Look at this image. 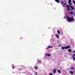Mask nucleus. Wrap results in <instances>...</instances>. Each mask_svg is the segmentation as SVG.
<instances>
[{
    "label": "nucleus",
    "mask_w": 75,
    "mask_h": 75,
    "mask_svg": "<svg viewBox=\"0 0 75 75\" xmlns=\"http://www.w3.org/2000/svg\"><path fill=\"white\" fill-rule=\"evenodd\" d=\"M67 21H68V22H69V23H71L72 21H75V20H74V18H69V16H67Z\"/></svg>",
    "instance_id": "f257e3e1"
},
{
    "label": "nucleus",
    "mask_w": 75,
    "mask_h": 75,
    "mask_svg": "<svg viewBox=\"0 0 75 75\" xmlns=\"http://www.w3.org/2000/svg\"><path fill=\"white\" fill-rule=\"evenodd\" d=\"M70 47H71L69 45L65 47H62L61 48L62 49V50H64V49H68Z\"/></svg>",
    "instance_id": "f03ea898"
},
{
    "label": "nucleus",
    "mask_w": 75,
    "mask_h": 75,
    "mask_svg": "<svg viewBox=\"0 0 75 75\" xmlns=\"http://www.w3.org/2000/svg\"><path fill=\"white\" fill-rule=\"evenodd\" d=\"M57 32L58 33V34H59V35H60L61 34V33H60V31L57 30Z\"/></svg>",
    "instance_id": "7ed1b4c3"
},
{
    "label": "nucleus",
    "mask_w": 75,
    "mask_h": 75,
    "mask_svg": "<svg viewBox=\"0 0 75 75\" xmlns=\"http://www.w3.org/2000/svg\"><path fill=\"white\" fill-rule=\"evenodd\" d=\"M45 56H47V55L48 57H50V56H51V54H45Z\"/></svg>",
    "instance_id": "20e7f679"
},
{
    "label": "nucleus",
    "mask_w": 75,
    "mask_h": 75,
    "mask_svg": "<svg viewBox=\"0 0 75 75\" xmlns=\"http://www.w3.org/2000/svg\"><path fill=\"white\" fill-rule=\"evenodd\" d=\"M56 72H57V70L56 69H54L53 70V74H55Z\"/></svg>",
    "instance_id": "39448f33"
},
{
    "label": "nucleus",
    "mask_w": 75,
    "mask_h": 75,
    "mask_svg": "<svg viewBox=\"0 0 75 75\" xmlns=\"http://www.w3.org/2000/svg\"><path fill=\"white\" fill-rule=\"evenodd\" d=\"M55 35H56V37L57 38H58V39L59 38V35H58L57 34H56Z\"/></svg>",
    "instance_id": "423d86ee"
},
{
    "label": "nucleus",
    "mask_w": 75,
    "mask_h": 75,
    "mask_svg": "<svg viewBox=\"0 0 75 75\" xmlns=\"http://www.w3.org/2000/svg\"><path fill=\"white\" fill-rule=\"evenodd\" d=\"M34 68L35 69V70H37V69H38V68L37 67L34 66Z\"/></svg>",
    "instance_id": "0eeeda50"
},
{
    "label": "nucleus",
    "mask_w": 75,
    "mask_h": 75,
    "mask_svg": "<svg viewBox=\"0 0 75 75\" xmlns=\"http://www.w3.org/2000/svg\"><path fill=\"white\" fill-rule=\"evenodd\" d=\"M70 7H71V9L74 10V7L73 6H70Z\"/></svg>",
    "instance_id": "6e6552de"
},
{
    "label": "nucleus",
    "mask_w": 75,
    "mask_h": 75,
    "mask_svg": "<svg viewBox=\"0 0 75 75\" xmlns=\"http://www.w3.org/2000/svg\"><path fill=\"white\" fill-rule=\"evenodd\" d=\"M70 13L71 15H73L74 14V12H73L72 11H71Z\"/></svg>",
    "instance_id": "1a4fd4ad"
},
{
    "label": "nucleus",
    "mask_w": 75,
    "mask_h": 75,
    "mask_svg": "<svg viewBox=\"0 0 75 75\" xmlns=\"http://www.w3.org/2000/svg\"><path fill=\"white\" fill-rule=\"evenodd\" d=\"M55 1H56V2H57V3H59V0H55Z\"/></svg>",
    "instance_id": "9d476101"
},
{
    "label": "nucleus",
    "mask_w": 75,
    "mask_h": 75,
    "mask_svg": "<svg viewBox=\"0 0 75 75\" xmlns=\"http://www.w3.org/2000/svg\"><path fill=\"white\" fill-rule=\"evenodd\" d=\"M72 58L73 59V61H75V56H73Z\"/></svg>",
    "instance_id": "9b49d317"
},
{
    "label": "nucleus",
    "mask_w": 75,
    "mask_h": 75,
    "mask_svg": "<svg viewBox=\"0 0 75 75\" xmlns=\"http://www.w3.org/2000/svg\"><path fill=\"white\" fill-rule=\"evenodd\" d=\"M68 51L69 52H71V51H72V50L71 49H70V50H68Z\"/></svg>",
    "instance_id": "f8f14e48"
},
{
    "label": "nucleus",
    "mask_w": 75,
    "mask_h": 75,
    "mask_svg": "<svg viewBox=\"0 0 75 75\" xmlns=\"http://www.w3.org/2000/svg\"><path fill=\"white\" fill-rule=\"evenodd\" d=\"M57 71L59 72V74H61V71H60L58 69Z\"/></svg>",
    "instance_id": "ddd939ff"
},
{
    "label": "nucleus",
    "mask_w": 75,
    "mask_h": 75,
    "mask_svg": "<svg viewBox=\"0 0 75 75\" xmlns=\"http://www.w3.org/2000/svg\"><path fill=\"white\" fill-rule=\"evenodd\" d=\"M48 48H52V46H49L48 47Z\"/></svg>",
    "instance_id": "4468645a"
},
{
    "label": "nucleus",
    "mask_w": 75,
    "mask_h": 75,
    "mask_svg": "<svg viewBox=\"0 0 75 75\" xmlns=\"http://www.w3.org/2000/svg\"><path fill=\"white\" fill-rule=\"evenodd\" d=\"M70 73L71 74H74V72H73V71H71L70 72Z\"/></svg>",
    "instance_id": "2eb2a0df"
},
{
    "label": "nucleus",
    "mask_w": 75,
    "mask_h": 75,
    "mask_svg": "<svg viewBox=\"0 0 75 75\" xmlns=\"http://www.w3.org/2000/svg\"><path fill=\"white\" fill-rule=\"evenodd\" d=\"M69 3H71L72 1H71V0H69Z\"/></svg>",
    "instance_id": "dca6fc26"
},
{
    "label": "nucleus",
    "mask_w": 75,
    "mask_h": 75,
    "mask_svg": "<svg viewBox=\"0 0 75 75\" xmlns=\"http://www.w3.org/2000/svg\"><path fill=\"white\" fill-rule=\"evenodd\" d=\"M72 2L73 3H74V4L75 5V2L74 1H72Z\"/></svg>",
    "instance_id": "f3484780"
},
{
    "label": "nucleus",
    "mask_w": 75,
    "mask_h": 75,
    "mask_svg": "<svg viewBox=\"0 0 75 75\" xmlns=\"http://www.w3.org/2000/svg\"><path fill=\"white\" fill-rule=\"evenodd\" d=\"M67 7H68V8H69L70 6H69L68 5H67Z\"/></svg>",
    "instance_id": "a211bd4d"
},
{
    "label": "nucleus",
    "mask_w": 75,
    "mask_h": 75,
    "mask_svg": "<svg viewBox=\"0 0 75 75\" xmlns=\"http://www.w3.org/2000/svg\"><path fill=\"white\" fill-rule=\"evenodd\" d=\"M70 69H74V67H71Z\"/></svg>",
    "instance_id": "6ab92c4d"
},
{
    "label": "nucleus",
    "mask_w": 75,
    "mask_h": 75,
    "mask_svg": "<svg viewBox=\"0 0 75 75\" xmlns=\"http://www.w3.org/2000/svg\"><path fill=\"white\" fill-rule=\"evenodd\" d=\"M39 61V62L40 63V64H41V61H40V60H38Z\"/></svg>",
    "instance_id": "aec40b11"
},
{
    "label": "nucleus",
    "mask_w": 75,
    "mask_h": 75,
    "mask_svg": "<svg viewBox=\"0 0 75 75\" xmlns=\"http://www.w3.org/2000/svg\"><path fill=\"white\" fill-rule=\"evenodd\" d=\"M69 4L70 6H71V5H72V4H71V3H69Z\"/></svg>",
    "instance_id": "412c9836"
},
{
    "label": "nucleus",
    "mask_w": 75,
    "mask_h": 75,
    "mask_svg": "<svg viewBox=\"0 0 75 75\" xmlns=\"http://www.w3.org/2000/svg\"><path fill=\"white\" fill-rule=\"evenodd\" d=\"M67 10H70V8H67Z\"/></svg>",
    "instance_id": "4be33fe9"
},
{
    "label": "nucleus",
    "mask_w": 75,
    "mask_h": 75,
    "mask_svg": "<svg viewBox=\"0 0 75 75\" xmlns=\"http://www.w3.org/2000/svg\"><path fill=\"white\" fill-rule=\"evenodd\" d=\"M73 56L74 57V56H75V54H73Z\"/></svg>",
    "instance_id": "5701e85b"
},
{
    "label": "nucleus",
    "mask_w": 75,
    "mask_h": 75,
    "mask_svg": "<svg viewBox=\"0 0 75 75\" xmlns=\"http://www.w3.org/2000/svg\"><path fill=\"white\" fill-rule=\"evenodd\" d=\"M49 75H52V73H50Z\"/></svg>",
    "instance_id": "b1692460"
},
{
    "label": "nucleus",
    "mask_w": 75,
    "mask_h": 75,
    "mask_svg": "<svg viewBox=\"0 0 75 75\" xmlns=\"http://www.w3.org/2000/svg\"><path fill=\"white\" fill-rule=\"evenodd\" d=\"M67 5V4H66V3H64V6H65V5Z\"/></svg>",
    "instance_id": "393cba45"
},
{
    "label": "nucleus",
    "mask_w": 75,
    "mask_h": 75,
    "mask_svg": "<svg viewBox=\"0 0 75 75\" xmlns=\"http://www.w3.org/2000/svg\"><path fill=\"white\" fill-rule=\"evenodd\" d=\"M61 45H59V47H61Z\"/></svg>",
    "instance_id": "a878e982"
},
{
    "label": "nucleus",
    "mask_w": 75,
    "mask_h": 75,
    "mask_svg": "<svg viewBox=\"0 0 75 75\" xmlns=\"http://www.w3.org/2000/svg\"><path fill=\"white\" fill-rule=\"evenodd\" d=\"M61 4H63V2H61Z\"/></svg>",
    "instance_id": "bb28decb"
},
{
    "label": "nucleus",
    "mask_w": 75,
    "mask_h": 75,
    "mask_svg": "<svg viewBox=\"0 0 75 75\" xmlns=\"http://www.w3.org/2000/svg\"><path fill=\"white\" fill-rule=\"evenodd\" d=\"M36 75H37V74H37V72H36Z\"/></svg>",
    "instance_id": "cd10ccee"
},
{
    "label": "nucleus",
    "mask_w": 75,
    "mask_h": 75,
    "mask_svg": "<svg viewBox=\"0 0 75 75\" xmlns=\"http://www.w3.org/2000/svg\"><path fill=\"white\" fill-rule=\"evenodd\" d=\"M73 52H74V53H75V51H73Z\"/></svg>",
    "instance_id": "c85d7f7f"
},
{
    "label": "nucleus",
    "mask_w": 75,
    "mask_h": 75,
    "mask_svg": "<svg viewBox=\"0 0 75 75\" xmlns=\"http://www.w3.org/2000/svg\"><path fill=\"white\" fill-rule=\"evenodd\" d=\"M71 11H72V9H71Z\"/></svg>",
    "instance_id": "c756f323"
},
{
    "label": "nucleus",
    "mask_w": 75,
    "mask_h": 75,
    "mask_svg": "<svg viewBox=\"0 0 75 75\" xmlns=\"http://www.w3.org/2000/svg\"><path fill=\"white\" fill-rule=\"evenodd\" d=\"M12 68H13V69H14V67H13Z\"/></svg>",
    "instance_id": "7c9ffc66"
},
{
    "label": "nucleus",
    "mask_w": 75,
    "mask_h": 75,
    "mask_svg": "<svg viewBox=\"0 0 75 75\" xmlns=\"http://www.w3.org/2000/svg\"><path fill=\"white\" fill-rule=\"evenodd\" d=\"M64 18H66V17L65 16V17H64Z\"/></svg>",
    "instance_id": "2f4dec72"
},
{
    "label": "nucleus",
    "mask_w": 75,
    "mask_h": 75,
    "mask_svg": "<svg viewBox=\"0 0 75 75\" xmlns=\"http://www.w3.org/2000/svg\"><path fill=\"white\" fill-rule=\"evenodd\" d=\"M47 50H48V47L47 48Z\"/></svg>",
    "instance_id": "473e14b6"
},
{
    "label": "nucleus",
    "mask_w": 75,
    "mask_h": 75,
    "mask_svg": "<svg viewBox=\"0 0 75 75\" xmlns=\"http://www.w3.org/2000/svg\"><path fill=\"white\" fill-rule=\"evenodd\" d=\"M35 75H36V74H35Z\"/></svg>",
    "instance_id": "72a5a7b5"
}]
</instances>
